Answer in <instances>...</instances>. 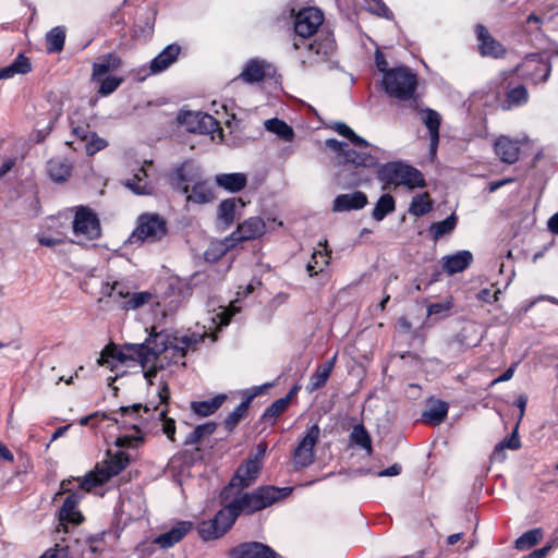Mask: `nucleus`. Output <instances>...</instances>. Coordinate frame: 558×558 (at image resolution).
Returning a JSON list of instances; mask_svg holds the SVG:
<instances>
[{
	"label": "nucleus",
	"instance_id": "nucleus-4",
	"mask_svg": "<svg viewBox=\"0 0 558 558\" xmlns=\"http://www.w3.org/2000/svg\"><path fill=\"white\" fill-rule=\"evenodd\" d=\"M381 86L389 97L409 101L415 97L417 75L405 65L395 66L383 76Z\"/></svg>",
	"mask_w": 558,
	"mask_h": 558
},
{
	"label": "nucleus",
	"instance_id": "nucleus-23",
	"mask_svg": "<svg viewBox=\"0 0 558 558\" xmlns=\"http://www.w3.org/2000/svg\"><path fill=\"white\" fill-rule=\"evenodd\" d=\"M472 262L473 254L468 250H462L452 255L444 256L442 269L448 275H454L469 268Z\"/></svg>",
	"mask_w": 558,
	"mask_h": 558
},
{
	"label": "nucleus",
	"instance_id": "nucleus-41",
	"mask_svg": "<svg viewBox=\"0 0 558 558\" xmlns=\"http://www.w3.org/2000/svg\"><path fill=\"white\" fill-rule=\"evenodd\" d=\"M433 208V202L427 193L415 195L410 204L409 213L412 216L421 217L429 213Z\"/></svg>",
	"mask_w": 558,
	"mask_h": 558
},
{
	"label": "nucleus",
	"instance_id": "nucleus-31",
	"mask_svg": "<svg viewBox=\"0 0 558 558\" xmlns=\"http://www.w3.org/2000/svg\"><path fill=\"white\" fill-rule=\"evenodd\" d=\"M255 511L263 510L279 499V488L275 486H262L251 492Z\"/></svg>",
	"mask_w": 558,
	"mask_h": 558
},
{
	"label": "nucleus",
	"instance_id": "nucleus-37",
	"mask_svg": "<svg viewBox=\"0 0 558 558\" xmlns=\"http://www.w3.org/2000/svg\"><path fill=\"white\" fill-rule=\"evenodd\" d=\"M238 302L239 300L236 299L230 302L228 307L219 306L220 311L218 313H215L214 316L210 318L211 326H209L208 329L211 330L213 326H216L218 328L227 326L231 317L240 312V306L236 305Z\"/></svg>",
	"mask_w": 558,
	"mask_h": 558
},
{
	"label": "nucleus",
	"instance_id": "nucleus-49",
	"mask_svg": "<svg viewBox=\"0 0 558 558\" xmlns=\"http://www.w3.org/2000/svg\"><path fill=\"white\" fill-rule=\"evenodd\" d=\"M541 529L529 530L515 539L514 546L519 550H526L536 545L542 538Z\"/></svg>",
	"mask_w": 558,
	"mask_h": 558
},
{
	"label": "nucleus",
	"instance_id": "nucleus-22",
	"mask_svg": "<svg viewBox=\"0 0 558 558\" xmlns=\"http://www.w3.org/2000/svg\"><path fill=\"white\" fill-rule=\"evenodd\" d=\"M494 149L502 162L512 165L519 159L520 143L508 136H500L496 140Z\"/></svg>",
	"mask_w": 558,
	"mask_h": 558
},
{
	"label": "nucleus",
	"instance_id": "nucleus-39",
	"mask_svg": "<svg viewBox=\"0 0 558 558\" xmlns=\"http://www.w3.org/2000/svg\"><path fill=\"white\" fill-rule=\"evenodd\" d=\"M335 360L336 357H332L316 368L315 373L311 377L312 390L318 389L326 384L331 371L333 369Z\"/></svg>",
	"mask_w": 558,
	"mask_h": 558
},
{
	"label": "nucleus",
	"instance_id": "nucleus-61",
	"mask_svg": "<svg viewBox=\"0 0 558 558\" xmlns=\"http://www.w3.org/2000/svg\"><path fill=\"white\" fill-rule=\"evenodd\" d=\"M375 64L378 71L383 73V76L386 75V73H388L391 69L388 66V61L386 60L385 56L379 50H376L375 52Z\"/></svg>",
	"mask_w": 558,
	"mask_h": 558
},
{
	"label": "nucleus",
	"instance_id": "nucleus-62",
	"mask_svg": "<svg viewBox=\"0 0 558 558\" xmlns=\"http://www.w3.org/2000/svg\"><path fill=\"white\" fill-rule=\"evenodd\" d=\"M500 291H496L495 293H492V291L489 289H483L478 292L477 294V298L478 300L483 301V302H486V303H494L498 300V296L497 294L499 293Z\"/></svg>",
	"mask_w": 558,
	"mask_h": 558
},
{
	"label": "nucleus",
	"instance_id": "nucleus-17",
	"mask_svg": "<svg viewBox=\"0 0 558 558\" xmlns=\"http://www.w3.org/2000/svg\"><path fill=\"white\" fill-rule=\"evenodd\" d=\"M229 558H278V554L260 542H244L228 551Z\"/></svg>",
	"mask_w": 558,
	"mask_h": 558
},
{
	"label": "nucleus",
	"instance_id": "nucleus-20",
	"mask_svg": "<svg viewBox=\"0 0 558 558\" xmlns=\"http://www.w3.org/2000/svg\"><path fill=\"white\" fill-rule=\"evenodd\" d=\"M422 121L429 132V157L434 160L436 158L439 144V126L441 117L436 110L426 108L422 110Z\"/></svg>",
	"mask_w": 558,
	"mask_h": 558
},
{
	"label": "nucleus",
	"instance_id": "nucleus-6",
	"mask_svg": "<svg viewBox=\"0 0 558 558\" xmlns=\"http://www.w3.org/2000/svg\"><path fill=\"white\" fill-rule=\"evenodd\" d=\"M266 231L265 222L259 217H251L238 226L222 242L213 245L205 252L207 260L217 259L226 254V252L240 242L256 239Z\"/></svg>",
	"mask_w": 558,
	"mask_h": 558
},
{
	"label": "nucleus",
	"instance_id": "nucleus-21",
	"mask_svg": "<svg viewBox=\"0 0 558 558\" xmlns=\"http://www.w3.org/2000/svg\"><path fill=\"white\" fill-rule=\"evenodd\" d=\"M367 204V196L361 191L340 194L333 199L332 210L337 213L359 210Z\"/></svg>",
	"mask_w": 558,
	"mask_h": 558
},
{
	"label": "nucleus",
	"instance_id": "nucleus-2",
	"mask_svg": "<svg viewBox=\"0 0 558 558\" xmlns=\"http://www.w3.org/2000/svg\"><path fill=\"white\" fill-rule=\"evenodd\" d=\"M323 23L324 13L316 7L303 8L294 15L293 29L295 38L292 40L291 46L294 50H299L304 46L307 51V57L303 59V63L315 64L324 62L328 60L335 50L336 44L333 36L323 31L319 33L317 39L306 44V39L318 34Z\"/></svg>",
	"mask_w": 558,
	"mask_h": 558
},
{
	"label": "nucleus",
	"instance_id": "nucleus-8",
	"mask_svg": "<svg viewBox=\"0 0 558 558\" xmlns=\"http://www.w3.org/2000/svg\"><path fill=\"white\" fill-rule=\"evenodd\" d=\"M72 480H64L60 484V490L54 495V500L59 495L68 494L63 501L62 507L59 510V524L57 526L58 532L68 533L70 527H74L81 524L84 520L81 511L77 510V505L84 496L81 490L71 492L70 484Z\"/></svg>",
	"mask_w": 558,
	"mask_h": 558
},
{
	"label": "nucleus",
	"instance_id": "nucleus-33",
	"mask_svg": "<svg viewBox=\"0 0 558 558\" xmlns=\"http://www.w3.org/2000/svg\"><path fill=\"white\" fill-rule=\"evenodd\" d=\"M227 400L226 393H219L211 399L191 402V410L197 416L206 417L214 414Z\"/></svg>",
	"mask_w": 558,
	"mask_h": 558
},
{
	"label": "nucleus",
	"instance_id": "nucleus-18",
	"mask_svg": "<svg viewBox=\"0 0 558 558\" xmlns=\"http://www.w3.org/2000/svg\"><path fill=\"white\" fill-rule=\"evenodd\" d=\"M475 34L478 41V50L481 56L495 59L505 56L506 49L502 44L495 39L484 25L477 24L475 26Z\"/></svg>",
	"mask_w": 558,
	"mask_h": 558
},
{
	"label": "nucleus",
	"instance_id": "nucleus-45",
	"mask_svg": "<svg viewBox=\"0 0 558 558\" xmlns=\"http://www.w3.org/2000/svg\"><path fill=\"white\" fill-rule=\"evenodd\" d=\"M166 409H160L158 405L154 407L150 414V420H157L162 424V432L170 440H174L175 424L171 418H166Z\"/></svg>",
	"mask_w": 558,
	"mask_h": 558
},
{
	"label": "nucleus",
	"instance_id": "nucleus-38",
	"mask_svg": "<svg viewBox=\"0 0 558 558\" xmlns=\"http://www.w3.org/2000/svg\"><path fill=\"white\" fill-rule=\"evenodd\" d=\"M154 295L148 291L130 292L126 300L120 304L124 311H134L153 301Z\"/></svg>",
	"mask_w": 558,
	"mask_h": 558
},
{
	"label": "nucleus",
	"instance_id": "nucleus-43",
	"mask_svg": "<svg viewBox=\"0 0 558 558\" xmlns=\"http://www.w3.org/2000/svg\"><path fill=\"white\" fill-rule=\"evenodd\" d=\"M198 533L204 541H210L221 537L227 533V531L222 529L215 519H211L208 521H203L198 525Z\"/></svg>",
	"mask_w": 558,
	"mask_h": 558
},
{
	"label": "nucleus",
	"instance_id": "nucleus-14",
	"mask_svg": "<svg viewBox=\"0 0 558 558\" xmlns=\"http://www.w3.org/2000/svg\"><path fill=\"white\" fill-rule=\"evenodd\" d=\"M177 177L178 184H182L181 191L186 194L187 202L207 204L214 199V192L206 181L191 178L184 169H180Z\"/></svg>",
	"mask_w": 558,
	"mask_h": 558
},
{
	"label": "nucleus",
	"instance_id": "nucleus-53",
	"mask_svg": "<svg viewBox=\"0 0 558 558\" xmlns=\"http://www.w3.org/2000/svg\"><path fill=\"white\" fill-rule=\"evenodd\" d=\"M332 129L341 136L348 138L352 145H367V141L359 136L350 126L343 122H336Z\"/></svg>",
	"mask_w": 558,
	"mask_h": 558
},
{
	"label": "nucleus",
	"instance_id": "nucleus-35",
	"mask_svg": "<svg viewBox=\"0 0 558 558\" xmlns=\"http://www.w3.org/2000/svg\"><path fill=\"white\" fill-rule=\"evenodd\" d=\"M244 207L241 198H228L220 203L218 208V218L227 226L231 225L236 216V210Z\"/></svg>",
	"mask_w": 558,
	"mask_h": 558
},
{
	"label": "nucleus",
	"instance_id": "nucleus-15",
	"mask_svg": "<svg viewBox=\"0 0 558 558\" xmlns=\"http://www.w3.org/2000/svg\"><path fill=\"white\" fill-rule=\"evenodd\" d=\"M350 148L347 144L343 154V166L349 165L356 167L371 168L377 165L378 160L384 157V150L376 145L367 142V145H354Z\"/></svg>",
	"mask_w": 558,
	"mask_h": 558
},
{
	"label": "nucleus",
	"instance_id": "nucleus-56",
	"mask_svg": "<svg viewBox=\"0 0 558 558\" xmlns=\"http://www.w3.org/2000/svg\"><path fill=\"white\" fill-rule=\"evenodd\" d=\"M544 23V19L535 13H531L527 15L522 28L525 33L533 34L535 32L541 31V27Z\"/></svg>",
	"mask_w": 558,
	"mask_h": 558
},
{
	"label": "nucleus",
	"instance_id": "nucleus-52",
	"mask_svg": "<svg viewBox=\"0 0 558 558\" xmlns=\"http://www.w3.org/2000/svg\"><path fill=\"white\" fill-rule=\"evenodd\" d=\"M529 93L524 85H518L510 88L507 93V102L509 107H519L527 102Z\"/></svg>",
	"mask_w": 558,
	"mask_h": 558
},
{
	"label": "nucleus",
	"instance_id": "nucleus-64",
	"mask_svg": "<svg viewBox=\"0 0 558 558\" xmlns=\"http://www.w3.org/2000/svg\"><path fill=\"white\" fill-rule=\"evenodd\" d=\"M40 558H66L64 548H53L47 550Z\"/></svg>",
	"mask_w": 558,
	"mask_h": 558
},
{
	"label": "nucleus",
	"instance_id": "nucleus-57",
	"mask_svg": "<svg viewBox=\"0 0 558 558\" xmlns=\"http://www.w3.org/2000/svg\"><path fill=\"white\" fill-rule=\"evenodd\" d=\"M363 7L378 16L389 17L390 10L381 0H365Z\"/></svg>",
	"mask_w": 558,
	"mask_h": 558
},
{
	"label": "nucleus",
	"instance_id": "nucleus-12",
	"mask_svg": "<svg viewBox=\"0 0 558 558\" xmlns=\"http://www.w3.org/2000/svg\"><path fill=\"white\" fill-rule=\"evenodd\" d=\"M512 72H518L521 77L530 80L534 84L544 83L551 72V64L545 54L531 53L518 64Z\"/></svg>",
	"mask_w": 558,
	"mask_h": 558
},
{
	"label": "nucleus",
	"instance_id": "nucleus-7",
	"mask_svg": "<svg viewBox=\"0 0 558 558\" xmlns=\"http://www.w3.org/2000/svg\"><path fill=\"white\" fill-rule=\"evenodd\" d=\"M377 178L385 185H404L410 190L426 185L421 171L401 161H390L380 166Z\"/></svg>",
	"mask_w": 558,
	"mask_h": 558
},
{
	"label": "nucleus",
	"instance_id": "nucleus-46",
	"mask_svg": "<svg viewBox=\"0 0 558 558\" xmlns=\"http://www.w3.org/2000/svg\"><path fill=\"white\" fill-rule=\"evenodd\" d=\"M238 517L239 514L230 501L226 504V506L217 512L214 519L216 520L217 523H219V525L222 529H225L228 532L234 524Z\"/></svg>",
	"mask_w": 558,
	"mask_h": 558
},
{
	"label": "nucleus",
	"instance_id": "nucleus-55",
	"mask_svg": "<svg viewBox=\"0 0 558 558\" xmlns=\"http://www.w3.org/2000/svg\"><path fill=\"white\" fill-rule=\"evenodd\" d=\"M98 93L102 96H108L112 94L122 83L121 78L114 76L102 77L100 81Z\"/></svg>",
	"mask_w": 558,
	"mask_h": 558
},
{
	"label": "nucleus",
	"instance_id": "nucleus-10",
	"mask_svg": "<svg viewBox=\"0 0 558 558\" xmlns=\"http://www.w3.org/2000/svg\"><path fill=\"white\" fill-rule=\"evenodd\" d=\"M72 230L74 234L73 242L81 245L97 240L101 235V227L97 214L86 206H77L75 208Z\"/></svg>",
	"mask_w": 558,
	"mask_h": 558
},
{
	"label": "nucleus",
	"instance_id": "nucleus-27",
	"mask_svg": "<svg viewBox=\"0 0 558 558\" xmlns=\"http://www.w3.org/2000/svg\"><path fill=\"white\" fill-rule=\"evenodd\" d=\"M331 251L328 250L327 240L318 242V247L314 248L311 259L306 265V270L311 277L323 271L324 267L329 264Z\"/></svg>",
	"mask_w": 558,
	"mask_h": 558
},
{
	"label": "nucleus",
	"instance_id": "nucleus-3",
	"mask_svg": "<svg viewBox=\"0 0 558 558\" xmlns=\"http://www.w3.org/2000/svg\"><path fill=\"white\" fill-rule=\"evenodd\" d=\"M151 410L148 405L143 407L135 403L129 407H121L111 413L110 420L121 430L114 444L118 448H135L144 440V432L150 420Z\"/></svg>",
	"mask_w": 558,
	"mask_h": 558
},
{
	"label": "nucleus",
	"instance_id": "nucleus-63",
	"mask_svg": "<svg viewBox=\"0 0 558 558\" xmlns=\"http://www.w3.org/2000/svg\"><path fill=\"white\" fill-rule=\"evenodd\" d=\"M157 393H158V397L160 400V402H159L160 404L168 402V400L170 398V392H169L168 384L162 378L160 380Z\"/></svg>",
	"mask_w": 558,
	"mask_h": 558
},
{
	"label": "nucleus",
	"instance_id": "nucleus-60",
	"mask_svg": "<svg viewBox=\"0 0 558 558\" xmlns=\"http://www.w3.org/2000/svg\"><path fill=\"white\" fill-rule=\"evenodd\" d=\"M325 146L327 148L331 149L332 151L337 153L340 157H343V154H344V150L347 147V143L340 142L336 138H328L325 142Z\"/></svg>",
	"mask_w": 558,
	"mask_h": 558
},
{
	"label": "nucleus",
	"instance_id": "nucleus-58",
	"mask_svg": "<svg viewBox=\"0 0 558 558\" xmlns=\"http://www.w3.org/2000/svg\"><path fill=\"white\" fill-rule=\"evenodd\" d=\"M125 186H128L130 190H132L134 193L138 195L150 194L153 190V187L148 185L147 182L143 183L137 180L135 181V179L126 180Z\"/></svg>",
	"mask_w": 558,
	"mask_h": 558
},
{
	"label": "nucleus",
	"instance_id": "nucleus-29",
	"mask_svg": "<svg viewBox=\"0 0 558 558\" xmlns=\"http://www.w3.org/2000/svg\"><path fill=\"white\" fill-rule=\"evenodd\" d=\"M271 65L264 60L248 61L239 77L246 83L259 82L269 73Z\"/></svg>",
	"mask_w": 558,
	"mask_h": 558
},
{
	"label": "nucleus",
	"instance_id": "nucleus-19",
	"mask_svg": "<svg viewBox=\"0 0 558 558\" xmlns=\"http://www.w3.org/2000/svg\"><path fill=\"white\" fill-rule=\"evenodd\" d=\"M272 384L267 383L262 386L253 387L247 389L244 395L246 396L245 400L242 401L225 420L226 428L231 430L235 427V425L244 417L247 412L248 405L251 401L258 395H262L266 391Z\"/></svg>",
	"mask_w": 558,
	"mask_h": 558
},
{
	"label": "nucleus",
	"instance_id": "nucleus-11",
	"mask_svg": "<svg viewBox=\"0 0 558 558\" xmlns=\"http://www.w3.org/2000/svg\"><path fill=\"white\" fill-rule=\"evenodd\" d=\"M178 121L187 132L210 134L211 140L222 141L223 134L219 122L210 114L202 111H186L178 117Z\"/></svg>",
	"mask_w": 558,
	"mask_h": 558
},
{
	"label": "nucleus",
	"instance_id": "nucleus-44",
	"mask_svg": "<svg viewBox=\"0 0 558 558\" xmlns=\"http://www.w3.org/2000/svg\"><path fill=\"white\" fill-rule=\"evenodd\" d=\"M350 440L352 444L365 449L367 454L372 453V440L364 425L357 424L353 427L350 434Z\"/></svg>",
	"mask_w": 558,
	"mask_h": 558
},
{
	"label": "nucleus",
	"instance_id": "nucleus-30",
	"mask_svg": "<svg viewBox=\"0 0 558 558\" xmlns=\"http://www.w3.org/2000/svg\"><path fill=\"white\" fill-rule=\"evenodd\" d=\"M255 511L263 510L279 499V488L275 486H262L251 492Z\"/></svg>",
	"mask_w": 558,
	"mask_h": 558
},
{
	"label": "nucleus",
	"instance_id": "nucleus-16",
	"mask_svg": "<svg viewBox=\"0 0 558 558\" xmlns=\"http://www.w3.org/2000/svg\"><path fill=\"white\" fill-rule=\"evenodd\" d=\"M320 428L312 425L294 450L293 462L296 468L308 466L314 461V447L319 438Z\"/></svg>",
	"mask_w": 558,
	"mask_h": 558
},
{
	"label": "nucleus",
	"instance_id": "nucleus-24",
	"mask_svg": "<svg viewBox=\"0 0 558 558\" xmlns=\"http://www.w3.org/2000/svg\"><path fill=\"white\" fill-rule=\"evenodd\" d=\"M181 52V47L177 44H170L159 52L150 62V74H157L167 70L173 64Z\"/></svg>",
	"mask_w": 558,
	"mask_h": 558
},
{
	"label": "nucleus",
	"instance_id": "nucleus-28",
	"mask_svg": "<svg viewBox=\"0 0 558 558\" xmlns=\"http://www.w3.org/2000/svg\"><path fill=\"white\" fill-rule=\"evenodd\" d=\"M217 186L230 193L242 191L247 184V175L242 172L219 173L215 177Z\"/></svg>",
	"mask_w": 558,
	"mask_h": 558
},
{
	"label": "nucleus",
	"instance_id": "nucleus-36",
	"mask_svg": "<svg viewBox=\"0 0 558 558\" xmlns=\"http://www.w3.org/2000/svg\"><path fill=\"white\" fill-rule=\"evenodd\" d=\"M31 69L28 58L20 53L11 64L0 69V80L12 78L16 74H26Z\"/></svg>",
	"mask_w": 558,
	"mask_h": 558
},
{
	"label": "nucleus",
	"instance_id": "nucleus-50",
	"mask_svg": "<svg viewBox=\"0 0 558 558\" xmlns=\"http://www.w3.org/2000/svg\"><path fill=\"white\" fill-rule=\"evenodd\" d=\"M216 429L215 423H205L197 425L186 437L184 440L185 445H196L198 444L205 436L211 435Z\"/></svg>",
	"mask_w": 558,
	"mask_h": 558
},
{
	"label": "nucleus",
	"instance_id": "nucleus-1",
	"mask_svg": "<svg viewBox=\"0 0 558 558\" xmlns=\"http://www.w3.org/2000/svg\"><path fill=\"white\" fill-rule=\"evenodd\" d=\"M153 330L155 329L153 328ZM206 338H209L211 342L217 339L216 335L208 332L205 326L202 332L189 331L182 335L163 330L151 331L149 338L143 343H126L121 349L107 347L98 363L114 369L118 363L136 361L144 369V377L149 385H153V378L157 376L159 369L171 363H178L189 351L197 350Z\"/></svg>",
	"mask_w": 558,
	"mask_h": 558
},
{
	"label": "nucleus",
	"instance_id": "nucleus-9",
	"mask_svg": "<svg viewBox=\"0 0 558 558\" xmlns=\"http://www.w3.org/2000/svg\"><path fill=\"white\" fill-rule=\"evenodd\" d=\"M265 452L266 446L259 444L257 446L256 453L253 457L247 458L245 462L238 468L235 474L230 481L229 486L225 488L221 494L223 500L228 498L231 492H240L251 486L255 482L262 469Z\"/></svg>",
	"mask_w": 558,
	"mask_h": 558
},
{
	"label": "nucleus",
	"instance_id": "nucleus-48",
	"mask_svg": "<svg viewBox=\"0 0 558 558\" xmlns=\"http://www.w3.org/2000/svg\"><path fill=\"white\" fill-rule=\"evenodd\" d=\"M521 447V441L518 435L517 429L512 432V434L500 441L493 452V458L495 460H504L505 459V449L518 450Z\"/></svg>",
	"mask_w": 558,
	"mask_h": 558
},
{
	"label": "nucleus",
	"instance_id": "nucleus-51",
	"mask_svg": "<svg viewBox=\"0 0 558 558\" xmlns=\"http://www.w3.org/2000/svg\"><path fill=\"white\" fill-rule=\"evenodd\" d=\"M231 504L233 505L235 511L240 515L241 513L251 514L256 512L255 507L253 505V498L251 493H244L236 497H234L231 500Z\"/></svg>",
	"mask_w": 558,
	"mask_h": 558
},
{
	"label": "nucleus",
	"instance_id": "nucleus-34",
	"mask_svg": "<svg viewBox=\"0 0 558 558\" xmlns=\"http://www.w3.org/2000/svg\"><path fill=\"white\" fill-rule=\"evenodd\" d=\"M448 403L440 400H430L427 408L423 411L424 422L433 425H439L444 422L448 413Z\"/></svg>",
	"mask_w": 558,
	"mask_h": 558
},
{
	"label": "nucleus",
	"instance_id": "nucleus-59",
	"mask_svg": "<svg viewBox=\"0 0 558 558\" xmlns=\"http://www.w3.org/2000/svg\"><path fill=\"white\" fill-rule=\"evenodd\" d=\"M452 306H453V303L450 300H447L444 302H436V303H432L428 306L427 312H428V315H437L442 312H447V311L451 310Z\"/></svg>",
	"mask_w": 558,
	"mask_h": 558
},
{
	"label": "nucleus",
	"instance_id": "nucleus-40",
	"mask_svg": "<svg viewBox=\"0 0 558 558\" xmlns=\"http://www.w3.org/2000/svg\"><path fill=\"white\" fill-rule=\"evenodd\" d=\"M396 209L395 198L390 194H384L377 201L373 209V218L376 221H381L388 214Z\"/></svg>",
	"mask_w": 558,
	"mask_h": 558
},
{
	"label": "nucleus",
	"instance_id": "nucleus-42",
	"mask_svg": "<svg viewBox=\"0 0 558 558\" xmlns=\"http://www.w3.org/2000/svg\"><path fill=\"white\" fill-rule=\"evenodd\" d=\"M457 220V216L451 214L446 219L432 223L429 232L435 240H438L446 234H450L454 230Z\"/></svg>",
	"mask_w": 558,
	"mask_h": 558
},
{
	"label": "nucleus",
	"instance_id": "nucleus-26",
	"mask_svg": "<svg viewBox=\"0 0 558 558\" xmlns=\"http://www.w3.org/2000/svg\"><path fill=\"white\" fill-rule=\"evenodd\" d=\"M72 163L64 157L51 158L47 161L46 171L51 181L61 183L68 181L72 173Z\"/></svg>",
	"mask_w": 558,
	"mask_h": 558
},
{
	"label": "nucleus",
	"instance_id": "nucleus-47",
	"mask_svg": "<svg viewBox=\"0 0 558 558\" xmlns=\"http://www.w3.org/2000/svg\"><path fill=\"white\" fill-rule=\"evenodd\" d=\"M65 31L61 26L53 27L46 36L47 49L50 52H59L63 49Z\"/></svg>",
	"mask_w": 558,
	"mask_h": 558
},
{
	"label": "nucleus",
	"instance_id": "nucleus-5",
	"mask_svg": "<svg viewBox=\"0 0 558 558\" xmlns=\"http://www.w3.org/2000/svg\"><path fill=\"white\" fill-rule=\"evenodd\" d=\"M129 464V457L125 452L108 450L105 459L97 463L95 470L80 481V489L89 492L92 488L109 481L119 474Z\"/></svg>",
	"mask_w": 558,
	"mask_h": 558
},
{
	"label": "nucleus",
	"instance_id": "nucleus-13",
	"mask_svg": "<svg viewBox=\"0 0 558 558\" xmlns=\"http://www.w3.org/2000/svg\"><path fill=\"white\" fill-rule=\"evenodd\" d=\"M167 234V223L157 214H143L138 218L137 227L131 235V242H156Z\"/></svg>",
	"mask_w": 558,
	"mask_h": 558
},
{
	"label": "nucleus",
	"instance_id": "nucleus-32",
	"mask_svg": "<svg viewBox=\"0 0 558 558\" xmlns=\"http://www.w3.org/2000/svg\"><path fill=\"white\" fill-rule=\"evenodd\" d=\"M120 65L121 59L117 54H104L93 65L92 80L100 81L108 72L117 70Z\"/></svg>",
	"mask_w": 558,
	"mask_h": 558
},
{
	"label": "nucleus",
	"instance_id": "nucleus-54",
	"mask_svg": "<svg viewBox=\"0 0 558 558\" xmlns=\"http://www.w3.org/2000/svg\"><path fill=\"white\" fill-rule=\"evenodd\" d=\"M108 145L107 141L100 136H98L95 132L89 135V138L85 142V149L87 155L92 156Z\"/></svg>",
	"mask_w": 558,
	"mask_h": 558
},
{
	"label": "nucleus",
	"instance_id": "nucleus-25",
	"mask_svg": "<svg viewBox=\"0 0 558 558\" xmlns=\"http://www.w3.org/2000/svg\"><path fill=\"white\" fill-rule=\"evenodd\" d=\"M192 524L186 521L178 522L169 531L160 534L154 541V544L160 548H170L179 543L191 530Z\"/></svg>",
	"mask_w": 558,
	"mask_h": 558
}]
</instances>
